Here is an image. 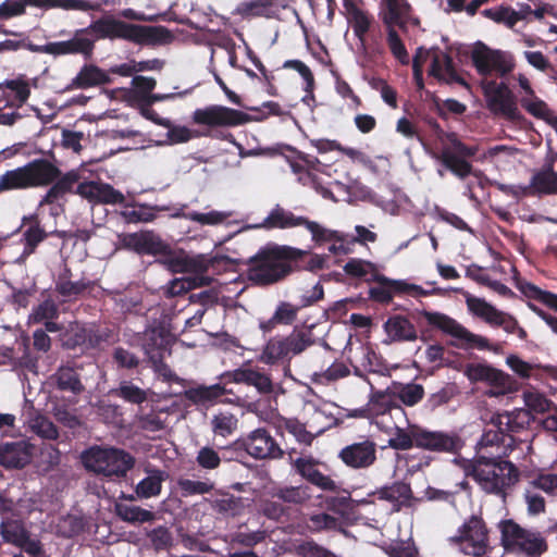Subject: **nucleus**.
Wrapping results in <instances>:
<instances>
[{"mask_svg":"<svg viewBox=\"0 0 557 557\" xmlns=\"http://www.w3.org/2000/svg\"><path fill=\"white\" fill-rule=\"evenodd\" d=\"M100 39H123L140 46L169 44L173 35L165 26L139 25L117 20L111 15L102 16L85 28L77 29L72 39L33 46L32 51L52 55L83 54L86 59L92 55L95 41Z\"/></svg>","mask_w":557,"mask_h":557,"instance_id":"f257e3e1","label":"nucleus"},{"mask_svg":"<svg viewBox=\"0 0 557 557\" xmlns=\"http://www.w3.org/2000/svg\"><path fill=\"white\" fill-rule=\"evenodd\" d=\"M326 265V256L289 245L268 243L247 261V280L259 287L285 281L302 271L315 273Z\"/></svg>","mask_w":557,"mask_h":557,"instance_id":"f03ea898","label":"nucleus"},{"mask_svg":"<svg viewBox=\"0 0 557 557\" xmlns=\"http://www.w3.org/2000/svg\"><path fill=\"white\" fill-rule=\"evenodd\" d=\"M387 444L395 450L417 447L450 455H459L465 447L463 438L455 431H431L419 425H410L407 429L396 426Z\"/></svg>","mask_w":557,"mask_h":557,"instance_id":"7ed1b4c3","label":"nucleus"},{"mask_svg":"<svg viewBox=\"0 0 557 557\" xmlns=\"http://www.w3.org/2000/svg\"><path fill=\"white\" fill-rule=\"evenodd\" d=\"M466 474L488 494L502 495L519 480V470L510 461L483 456L470 461Z\"/></svg>","mask_w":557,"mask_h":557,"instance_id":"20e7f679","label":"nucleus"},{"mask_svg":"<svg viewBox=\"0 0 557 557\" xmlns=\"http://www.w3.org/2000/svg\"><path fill=\"white\" fill-rule=\"evenodd\" d=\"M504 548L517 556L542 557L548 550V543L542 532L522 528L512 519L498 524Z\"/></svg>","mask_w":557,"mask_h":557,"instance_id":"39448f33","label":"nucleus"},{"mask_svg":"<svg viewBox=\"0 0 557 557\" xmlns=\"http://www.w3.org/2000/svg\"><path fill=\"white\" fill-rule=\"evenodd\" d=\"M51 160L36 158L0 175V190H28L47 187L54 174Z\"/></svg>","mask_w":557,"mask_h":557,"instance_id":"423d86ee","label":"nucleus"},{"mask_svg":"<svg viewBox=\"0 0 557 557\" xmlns=\"http://www.w3.org/2000/svg\"><path fill=\"white\" fill-rule=\"evenodd\" d=\"M82 462L88 471L120 479L134 467L135 458L121 448L92 446L82 454Z\"/></svg>","mask_w":557,"mask_h":557,"instance_id":"0eeeda50","label":"nucleus"},{"mask_svg":"<svg viewBox=\"0 0 557 557\" xmlns=\"http://www.w3.org/2000/svg\"><path fill=\"white\" fill-rule=\"evenodd\" d=\"M556 160V153L548 154L544 164L533 171L529 185H507L498 182L494 185L503 194L517 199L557 195V172L554 170Z\"/></svg>","mask_w":557,"mask_h":557,"instance_id":"6e6552de","label":"nucleus"},{"mask_svg":"<svg viewBox=\"0 0 557 557\" xmlns=\"http://www.w3.org/2000/svg\"><path fill=\"white\" fill-rule=\"evenodd\" d=\"M466 305L474 317L483 320L490 326L502 327L508 334H517L520 339H527V331L520 326L518 320L512 314L497 309L484 298L468 294L466 296Z\"/></svg>","mask_w":557,"mask_h":557,"instance_id":"1a4fd4ad","label":"nucleus"},{"mask_svg":"<svg viewBox=\"0 0 557 557\" xmlns=\"http://www.w3.org/2000/svg\"><path fill=\"white\" fill-rule=\"evenodd\" d=\"M249 121V115L243 111L224 106L211 104L196 109L191 114L193 124L205 126L206 129L197 136H211V131L218 127H235Z\"/></svg>","mask_w":557,"mask_h":557,"instance_id":"9d476101","label":"nucleus"},{"mask_svg":"<svg viewBox=\"0 0 557 557\" xmlns=\"http://www.w3.org/2000/svg\"><path fill=\"white\" fill-rule=\"evenodd\" d=\"M461 552L466 555L481 557L485 555L490 548L488 530L484 520L472 515L459 528L458 535L453 539Z\"/></svg>","mask_w":557,"mask_h":557,"instance_id":"9b49d317","label":"nucleus"},{"mask_svg":"<svg viewBox=\"0 0 557 557\" xmlns=\"http://www.w3.org/2000/svg\"><path fill=\"white\" fill-rule=\"evenodd\" d=\"M265 230L274 228H292L296 226H305L312 235L314 242L329 240L334 237L326 228L322 227L319 223L310 221L306 216H297L292 211L285 210L280 205H276L269 215L259 225Z\"/></svg>","mask_w":557,"mask_h":557,"instance_id":"f8f14e48","label":"nucleus"},{"mask_svg":"<svg viewBox=\"0 0 557 557\" xmlns=\"http://www.w3.org/2000/svg\"><path fill=\"white\" fill-rule=\"evenodd\" d=\"M481 88L487 108L494 114H502L510 121H519L522 115L518 110L516 98L505 82L483 79Z\"/></svg>","mask_w":557,"mask_h":557,"instance_id":"ddd939ff","label":"nucleus"},{"mask_svg":"<svg viewBox=\"0 0 557 557\" xmlns=\"http://www.w3.org/2000/svg\"><path fill=\"white\" fill-rule=\"evenodd\" d=\"M422 315L429 325L461 341L463 348L475 347L480 350L491 349V345L486 337L470 332L468 329H466L463 325L447 314L441 312L423 311Z\"/></svg>","mask_w":557,"mask_h":557,"instance_id":"4468645a","label":"nucleus"},{"mask_svg":"<svg viewBox=\"0 0 557 557\" xmlns=\"http://www.w3.org/2000/svg\"><path fill=\"white\" fill-rule=\"evenodd\" d=\"M470 58L475 71L483 77L490 76L493 72L505 76L513 69V64L506 60L503 51L493 50L482 41L474 44Z\"/></svg>","mask_w":557,"mask_h":557,"instance_id":"2eb2a0df","label":"nucleus"},{"mask_svg":"<svg viewBox=\"0 0 557 557\" xmlns=\"http://www.w3.org/2000/svg\"><path fill=\"white\" fill-rule=\"evenodd\" d=\"M117 240L123 249L134 251L140 256L165 255L170 251L169 245L153 231L122 233L117 235Z\"/></svg>","mask_w":557,"mask_h":557,"instance_id":"dca6fc26","label":"nucleus"},{"mask_svg":"<svg viewBox=\"0 0 557 557\" xmlns=\"http://www.w3.org/2000/svg\"><path fill=\"white\" fill-rule=\"evenodd\" d=\"M240 446L255 459H281L284 457V450L264 428L256 429L243 437Z\"/></svg>","mask_w":557,"mask_h":557,"instance_id":"f3484780","label":"nucleus"},{"mask_svg":"<svg viewBox=\"0 0 557 557\" xmlns=\"http://www.w3.org/2000/svg\"><path fill=\"white\" fill-rule=\"evenodd\" d=\"M338 458L349 469L367 470L377 461L376 443L363 437L362 441L344 446L338 453Z\"/></svg>","mask_w":557,"mask_h":557,"instance_id":"a211bd4d","label":"nucleus"},{"mask_svg":"<svg viewBox=\"0 0 557 557\" xmlns=\"http://www.w3.org/2000/svg\"><path fill=\"white\" fill-rule=\"evenodd\" d=\"M213 258H207L203 255H198L195 257L186 256L183 258H175L172 260L171 264L174 272L195 274L194 276L185 280V283L187 284L186 288L191 289L211 285L213 280L206 275V273L210 265L213 264ZM182 288H185V286L182 285Z\"/></svg>","mask_w":557,"mask_h":557,"instance_id":"6ab92c4d","label":"nucleus"},{"mask_svg":"<svg viewBox=\"0 0 557 557\" xmlns=\"http://www.w3.org/2000/svg\"><path fill=\"white\" fill-rule=\"evenodd\" d=\"M52 168H54V174L52 181L47 184L48 190L41 197L39 207L51 206L63 199L67 194H75V186L78 185L81 174L77 170H71L62 173L58 164L51 161Z\"/></svg>","mask_w":557,"mask_h":557,"instance_id":"aec40b11","label":"nucleus"},{"mask_svg":"<svg viewBox=\"0 0 557 557\" xmlns=\"http://www.w3.org/2000/svg\"><path fill=\"white\" fill-rule=\"evenodd\" d=\"M218 379L226 383L253 386L258 393L263 395H269L274 392V384L271 376L264 371L247 364L232 371H225L220 374Z\"/></svg>","mask_w":557,"mask_h":557,"instance_id":"412c9836","label":"nucleus"},{"mask_svg":"<svg viewBox=\"0 0 557 557\" xmlns=\"http://www.w3.org/2000/svg\"><path fill=\"white\" fill-rule=\"evenodd\" d=\"M35 446L26 440L0 443V466L5 469H23L30 463Z\"/></svg>","mask_w":557,"mask_h":557,"instance_id":"4be33fe9","label":"nucleus"},{"mask_svg":"<svg viewBox=\"0 0 557 557\" xmlns=\"http://www.w3.org/2000/svg\"><path fill=\"white\" fill-rule=\"evenodd\" d=\"M20 231L22 232L21 243L23 244L21 258H27L35 253L38 246L50 236V233L45 230L37 213L24 215Z\"/></svg>","mask_w":557,"mask_h":557,"instance_id":"5701e85b","label":"nucleus"},{"mask_svg":"<svg viewBox=\"0 0 557 557\" xmlns=\"http://www.w3.org/2000/svg\"><path fill=\"white\" fill-rule=\"evenodd\" d=\"M219 383L212 385H198L185 389L184 397L196 406L211 407L218 403L228 404L227 399H222L223 396L232 394L233 391L226 386L228 383L219 380Z\"/></svg>","mask_w":557,"mask_h":557,"instance_id":"b1692460","label":"nucleus"},{"mask_svg":"<svg viewBox=\"0 0 557 557\" xmlns=\"http://www.w3.org/2000/svg\"><path fill=\"white\" fill-rule=\"evenodd\" d=\"M171 344L170 333L161 326L146 330L141 337V348L147 359L170 355Z\"/></svg>","mask_w":557,"mask_h":557,"instance_id":"393cba45","label":"nucleus"},{"mask_svg":"<svg viewBox=\"0 0 557 557\" xmlns=\"http://www.w3.org/2000/svg\"><path fill=\"white\" fill-rule=\"evenodd\" d=\"M429 75L435 77L440 83H456L468 89L470 88L468 82L457 72L453 58L447 53H443L442 57H433Z\"/></svg>","mask_w":557,"mask_h":557,"instance_id":"a878e982","label":"nucleus"},{"mask_svg":"<svg viewBox=\"0 0 557 557\" xmlns=\"http://www.w3.org/2000/svg\"><path fill=\"white\" fill-rule=\"evenodd\" d=\"M496 424L503 429L506 436L515 440V435L527 430L531 423L532 416L529 410L516 409L513 411L497 412Z\"/></svg>","mask_w":557,"mask_h":557,"instance_id":"bb28decb","label":"nucleus"},{"mask_svg":"<svg viewBox=\"0 0 557 557\" xmlns=\"http://www.w3.org/2000/svg\"><path fill=\"white\" fill-rule=\"evenodd\" d=\"M386 10L382 13V22L386 27H398L407 30L411 7L407 0H383Z\"/></svg>","mask_w":557,"mask_h":557,"instance_id":"cd10ccee","label":"nucleus"},{"mask_svg":"<svg viewBox=\"0 0 557 557\" xmlns=\"http://www.w3.org/2000/svg\"><path fill=\"white\" fill-rule=\"evenodd\" d=\"M110 83L111 78L109 74L102 69L94 64H85L78 74L72 79L66 89H87Z\"/></svg>","mask_w":557,"mask_h":557,"instance_id":"c85d7f7f","label":"nucleus"},{"mask_svg":"<svg viewBox=\"0 0 557 557\" xmlns=\"http://www.w3.org/2000/svg\"><path fill=\"white\" fill-rule=\"evenodd\" d=\"M384 331L391 342H413L418 338L413 323L400 314L389 317L384 323Z\"/></svg>","mask_w":557,"mask_h":557,"instance_id":"c756f323","label":"nucleus"},{"mask_svg":"<svg viewBox=\"0 0 557 557\" xmlns=\"http://www.w3.org/2000/svg\"><path fill=\"white\" fill-rule=\"evenodd\" d=\"M55 387L61 392L71 393L75 396L85 391L78 371L69 364L60 366L51 376Z\"/></svg>","mask_w":557,"mask_h":557,"instance_id":"7c9ffc66","label":"nucleus"},{"mask_svg":"<svg viewBox=\"0 0 557 557\" xmlns=\"http://www.w3.org/2000/svg\"><path fill=\"white\" fill-rule=\"evenodd\" d=\"M147 476L140 480L135 486L136 497L139 499H148L158 496L162 491V483L166 480L168 474L160 469H146Z\"/></svg>","mask_w":557,"mask_h":557,"instance_id":"2f4dec72","label":"nucleus"},{"mask_svg":"<svg viewBox=\"0 0 557 557\" xmlns=\"http://www.w3.org/2000/svg\"><path fill=\"white\" fill-rule=\"evenodd\" d=\"M373 495H377L379 499L389 502L398 507L399 505H408L413 498L410 484L404 481H397L391 485L382 486L369 494V496Z\"/></svg>","mask_w":557,"mask_h":557,"instance_id":"473e14b6","label":"nucleus"},{"mask_svg":"<svg viewBox=\"0 0 557 557\" xmlns=\"http://www.w3.org/2000/svg\"><path fill=\"white\" fill-rule=\"evenodd\" d=\"M495 422L496 416L494 413L491 417V420L487 423V426L484 430L481 440L479 441V445L481 447H502L504 448V453L507 449H513L516 445V440L506 436L503 429L498 428V425Z\"/></svg>","mask_w":557,"mask_h":557,"instance_id":"72a5a7b5","label":"nucleus"},{"mask_svg":"<svg viewBox=\"0 0 557 557\" xmlns=\"http://www.w3.org/2000/svg\"><path fill=\"white\" fill-rule=\"evenodd\" d=\"M355 361L359 362L368 373L385 374L387 364L382 356L377 355L370 345H360L355 352Z\"/></svg>","mask_w":557,"mask_h":557,"instance_id":"f704fd0d","label":"nucleus"},{"mask_svg":"<svg viewBox=\"0 0 557 557\" xmlns=\"http://www.w3.org/2000/svg\"><path fill=\"white\" fill-rule=\"evenodd\" d=\"M345 9L349 14V22L352 25L355 36L363 41L366 34L370 30L372 16L359 9L352 0H345Z\"/></svg>","mask_w":557,"mask_h":557,"instance_id":"c9c22d12","label":"nucleus"},{"mask_svg":"<svg viewBox=\"0 0 557 557\" xmlns=\"http://www.w3.org/2000/svg\"><path fill=\"white\" fill-rule=\"evenodd\" d=\"M115 515L124 522L136 524L156 520V513L139 506L115 503Z\"/></svg>","mask_w":557,"mask_h":557,"instance_id":"e433bc0d","label":"nucleus"},{"mask_svg":"<svg viewBox=\"0 0 557 557\" xmlns=\"http://www.w3.org/2000/svg\"><path fill=\"white\" fill-rule=\"evenodd\" d=\"M282 338L292 357L304 352L314 344L312 331L307 327H295L289 335Z\"/></svg>","mask_w":557,"mask_h":557,"instance_id":"4c0bfd02","label":"nucleus"},{"mask_svg":"<svg viewBox=\"0 0 557 557\" xmlns=\"http://www.w3.org/2000/svg\"><path fill=\"white\" fill-rule=\"evenodd\" d=\"M61 345L64 349L82 351L87 350V326L73 323L61 334Z\"/></svg>","mask_w":557,"mask_h":557,"instance_id":"58836bf2","label":"nucleus"},{"mask_svg":"<svg viewBox=\"0 0 557 557\" xmlns=\"http://www.w3.org/2000/svg\"><path fill=\"white\" fill-rule=\"evenodd\" d=\"M311 497V488L308 485L284 486L273 492V498H278L290 507L292 505H304Z\"/></svg>","mask_w":557,"mask_h":557,"instance_id":"ea45409f","label":"nucleus"},{"mask_svg":"<svg viewBox=\"0 0 557 557\" xmlns=\"http://www.w3.org/2000/svg\"><path fill=\"white\" fill-rule=\"evenodd\" d=\"M285 342L282 336L270 338L263 347L261 360L267 364H275L280 360L290 359Z\"/></svg>","mask_w":557,"mask_h":557,"instance_id":"a19ab883","label":"nucleus"},{"mask_svg":"<svg viewBox=\"0 0 557 557\" xmlns=\"http://www.w3.org/2000/svg\"><path fill=\"white\" fill-rule=\"evenodd\" d=\"M481 14L497 24H504L510 29H512L515 25L520 21V16H518L516 10L505 4L485 9L481 12Z\"/></svg>","mask_w":557,"mask_h":557,"instance_id":"79ce46f5","label":"nucleus"},{"mask_svg":"<svg viewBox=\"0 0 557 557\" xmlns=\"http://www.w3.org/2000/svg\"><path fill=\"white\" fill-rule=\"evenodd\" d=\"M441 161L447 170L461 180L472 174V164L466 159L459 158L457 153H450L449 149H443Z\"/></svg>","mask_w":557,"mask_h":557,"instance_id":"37998d69","label":"nucleus"},{"mask_svg":"<svg viewBox=\"0 0 557 557\" xmlns=\"http://www.w3.org/2000/svg\"><path fill=\"white\" fill-rule=\"evenodd\" d=\"M0 534L5 543L18 546L28 540V531L17 520H3L0 523Z\"/></svg>","mask_w":557,"mask_h":557,"instance_id":"c03bdc74","label":"nucleus"},{"mask_svg":"<svg viewBox=\"0 0 557 557\" xmlns=\"http://www.w3.org/2000/svg\"><path fill=\"white\" fill-rule=\"evenodd\" d=\"M133 88L128 91V100L132 103L145 102L151 91L157 86V81L153 77L137 75L132 79Z\"/></svg>","mask_w":557,"mask_h":557,"instance_id":"a18cd8bd","label":"nucleus"},{"mask_svg":"<svg viewBox=\"0 0 557 557\" xmlns=\"http://www.w3.org/2000/svg\"><path fill=\"white\" fill-rule=\"evenodd\" d=\"M275 0H251L243 2L238 7V12L244 17H272Z\"/></svg>","mask_w":557,"mask_h":557,"instance_id":"49530a36","label":"nucleus"},{"mask_svg":"<svg viewBox=\"0 0 557 557\" xmlns=\"http://www.w3.org/2000/svg\"><path fill=\"white\" fill-rule=\"evenodd\" d=\"M459 393L455 383H446L438 391L431 393L425 401V408L434 411L437 408L447 405Z\"/></svg>","mask_w":557,"mask_h":557,"instance_id":"de8ad7c7","label":"nucleus"},{"mask_svg":"<svg viewBox=\"0 0 557 557\" xmlns=\"http://www.w3.org/2000/svg\"><path fill=\"white\" fill-rule=\"evenodd\" d=\"M113 393L116 397L134 405H141L148 398L147 392L131 381H122Z\"/></svg>","mask_w":557,"mask_h":557,"instance_id":"09e8293b","label":"nucleus"},{"mask_svg":"<svg viewBox=\"0 0 557 557\" xmlns=\"http://www.w3.org/2000/svg\"><path fill=\"white\" fill-rule=\"evenodd\" d=\"M213 509L226 517H236L243 509V502L240 497L232 494H222L212 502Z\"/></svg>","mask_w":557,"mask_h":557,"instance_id":"8fccbe9b","label":"nucleus"},{"mask_svg":"<svg viewBox=\"0 0 557 557\" xmlns=\"http://www.w3.org/2000/svg\"><path fill=\"white\" fill-rule=\"evenodd\" d=\"M136 422L138 428L145 432H159L166 426V421L162 418V412L156 410H150L149 412L140 410L136 414Z\"/></svg>","mask_w":557,"mask_h":557,"instance_id":"3c124183","label":"nucleus"},{"mask_svg":"<svg viewBox=\"0 0 557 557\" xmlns=\"http://www.w3.org/2000/svg\"><path fill=\"white\" fill-rule=\"evenodd\" d=\"M292 512V507L278 498L272 497L271 500L262 504V513L271 520L285 522L290 518Z\"/></svg>","mask_w":557,"mask_h":557,"instance_id":"603ef678","label":"nucleus"},{"mask_svg":"<svg viewBox=\"0 0 557 557\" xmlns=\"http://www.w3.org/2000/svg\"><path fill=\"white\" fill-rule=\"evenodd\" d=\"M85 530L84 518L67 515L62 517L57 524V533L64 539H72Z\"/></svg>","mask_w":557,"mask_h":557,"instance_id":"864d4df0","label":"nucleus"},{"mask_svg":"<svg viewBox=\"0 0 557 557\" xmlns=\"http://www.w3.org/2000/svg\"><path fill=\"white\" fill-rule=\"evenodd\" d=\"M115 334L108 326H89L87 327V350L100 348L103 344L114 342Z\"/></svg>","mask_w":557,"mask_h":557,"instance_id":"5fc2aeb1","label":"nucleus"},{"mask_svg":"<svg viewBox=\"0 0 557 557\" xmlns=\"http://www.w3.org/2000/svg\"><path fill=\"white\" fill-rule=\"evenodd\" d=\"M92 283L86 280L72 282L64 276H60L55 283V290L63 297H76L92 287Z\"/></svg>","mask_w":557,"mask_h":557,"instance_id":"6e6d98bb","label":"nucleus"},{"mask_svg":"<svg viewBox=\"0 0 557 557\" xmlns=\"http://www.w3.org/2000/svg\"><path fill=\"white\" fill-rule=\"evenodd\" d=\"M238 420L232 412H219L211 420L212 431L220 436L231 435L237 428Z\"/></svg>","mask_w":557,"mask_h":557,"instance_id":"4d7b16f0","label":"nucleus"},{"mask_svg":"<svg viewBox=\"0 0 557 557\" xmlns=\"http://www.w3.org/2000/svg\"><path fill=\"white\" fill-rule=\"evenodd\" d=\"M12 362L13 369L27 370L33 373H37L39 358L35 356L26 342L18 345L17 356Z\"/></svg>","mask_w":557,"mask_h":557,"instance_id":"13d9d810","label":"nucleus"},{"mask_svg":"<svg viewBox=\"0 0 557 557\" xmlns=\"http://www.w3.org/2000/svg\"><path fill=\"white\" fill-rule=\"evenodd\" d=\"M387 32V45L391 50V53L403 65L409 64V54L408 51L399 37L396 27H386Z\"/></svg>","mask_w":557,"mask_h":557,"instance_id":"bf43d9fd","label":"nucleus"},{"mask_svg":"<svg viewBox=\"0 0 557 557\" xmlns=\"http://www.w3.org/2000/svg\"><path fill=\"white\" fill-rule=\"evenodd\" d=\"M283 69L295 70L296 72H298L305 82V88H304L305 91L311 98L314 97L313 90L315 87V81H314V76H313L311 70L309 69V66H307L300 60H286L283 63Z\"/></svg>","mask_w":557,"mask_h":557,"instance_id":"052dcab7","label":"nucleus"},{"mask_svg":"<svg viewBox=\"0 0 557 557\" xmlns=\"http://www.w3.org/2000/svg\"><path fill=\"white\" fill-rule=\"evenodd\" d=\"M396 396L404 405L412 407L423 399L424 388L416 383L404 384L396 392Z\"/></svg>","mask_w":557,"mask_h":557,"instance_id":"680f3d73","label":"nucleus"},{"mask_svg":"<svg viewBox=\"0 0 557 557\" xmlns=\"http://www.w3.org/2000/svg\"><path fill=\"white\" fill-rule=\"evenodd\" d=\"M125 201L124 195L107 183H98L95 203L122 205Z\"/></svg>","mask_w":557,"mask_h":557,"instance_id":"e2e57ef3","label":"nucleus"},{"mask_svg":"<svg viewBox=\"0 0 557 557\" xmlns=\"http://www.w3.org/2000/svg\"><path fill=\"white\" fill-rule=\"evenodd\" d=\"M3 88L14 91V99L17 101L18 107L25 104L30 96V86L23 78L5 79L0 83V90Z\"/></svg>","mask_w":557,"mask_h":557,"instance_id":"0e129e2a","label":"nucleus"},{"mask_svg":"<svg viewBox=\"0 0 557 557\" xmlns=\"http://www.w3.org/2000/svg\"><path fill=\"white\" fill-rule=\"evenodd\" d=\"M27 5H38L37 0H7L0 4V20L23 15Z\"/></svg>","mask_w":557,"mask_h":557,"instance_id":"69168bd1","label":"nucleus"},{"mask_svg":"<svg viewBox=\"0 0 557 557\" xmlns=\"http://www.w3.org/2000/svg\"><path fill=\"white\" fill-rule=\"evenodd\" d=\"M151 546L156 552L169 549L173 544V536L166 527L159 525L147 533Z\"/></svg>","mask_w":557,"mask_h":557,"instance_id":"338daca9","label":"nucleus"},{"mask_svg":"<svg viewBox=\"0 0 557 557\" xmlns=\"http://www.w3.org/2000/svg\"><path fill=\"white\" fill-rule=\"evenodd\" d=\"M59 317V309L54 300L45 299L39 305L33 308L29 315L34 323H41L45 320H53Z\"/></svg>","mask_w":557,"mask_h":557,"instance_id":"774afa93","label":"nucleus"}]
</instances>
